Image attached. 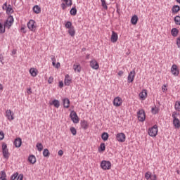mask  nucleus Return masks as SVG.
I'll return each mask as SVG.
<instances>
[{
  "mask_svg": "<svg viewBox=\"0 0 180 180\" xmlns=\"http://www.w3.org/2000/svg\"><path fill=\"white\" fill-rule=\"evenodd\" d=\"M14 146H15V147L19 148V147L22 146V139L20 138L15 139L14 141Z\"/></svg>",
  "mask_w": 180,
  "mask_h": 180,
  "instance_id": "24",
  "label": "nucleus"
},
{
  "mask_svg": "<svg viewBox=\"0 0 180 180\" xmlns=\"http://www.w3.org/2000/svg\"><path fill=\"white\" fill-rule=\"evenodd\" d=\"M145 178H146V180L151 179V173H150V172H147L146 173H145Z\"/></svg>",
  "mask_w": 180,
  "mask_h": 180,
  "instance_id": "39",
  "label": "nucleus"
},
{
  "mask_svg": "<svg viewBox=\"0 0 180 180\" xmlns=\"http://www.w3.org/2000/svg\"><path fill=\"white\" fill-rule=\"evenodd\" d=\"M123 74H124V72H123V70H120L118 72L119 77H122L123 75Z\"/></svg>",
  "mask_w": 180,
  "mask_h": 180,
  "instance_id": "54",
  "label": "nucleus"
},
{
  "mask_svg": "<svg viewBox=\"0 0 180 180\" xmlns=\"http://www.w3.org/2000/svg\"><path fill=\"white\" fill-rule=\"evenodd\" d=\"M72 82V78L70 77V75H65L64 80L65 85H66V86H69V85H70Z\"/></svg>",
  "mask_w": 180,
  "mask_h": 180,
  "instance_id": "18",
  "label": "nucleus"
},
{
  "mask_svg": "<svg viewBox=\"0 0 180 180\" xmlns=\"http://www.w3.org/2000/svg\"><path fill=\"white\" fill-rule=\"evenodd\" d=\"M176 46H177L178 49H180V37H179L176 39Z\"/></svg>",
  "mask_w": 180,
  "mask_h": 180,
  "instance_id": "47",
  "label": "nucleus"
},
{
  "mask_svg": "<svg viewBox=\"0 0 180 180\" xmlns=\"http://www.w3.org/2000/svg\"><path fill=\"white\" fill-rule=\"evenodd\" d=\"M134 77H136V72L134 70L131 71L128 75V82H133L134 81Z\"/></svg>",
  "mask_w": 180,
  "mask_h": 180,
  "instance_id": "19",
  "label": "nucleus"
},
{
  "mask_svg": "<svg viewBox=\"0 0 180 180\" xmlns=\"http://www.w3.org/2000/svg\"><path fill=\"white\" fill-rule=\"evenodd\" d=\"M101 139L103 141H108V139H109V134L106 132H103L101 134Z\"/></svg>",
  "mask_w": 180,
  "mask_h": 180,
  "instance_id": "31",
  "label": "nucleus"
},
{
  "mask_svg": "<svg viewBox=\"0 0 180 180\" xmlns=\"http://www.w3.org/2000/svg\"><path fill=\"white\" fill-rule=\"evenodd\" d=\"M171 72L174 77H178L179 75V69H178V65H173L171 68Z\"/></svg>",
  "mask_w": 180,
  "mask_h": 180,
  "instance_id": "11",
  "label": "nucleus"
},
{
  "mask_svg": "<svg viewBox=\"0 0 180 180\" xmlns=\"http://www.w3.org/2000/svg\"><path fill=\"white\" fill-rule=\"evenodd\" d=\"M90 67L93 70H99V63H98L96 59H92L90 61Z\"/></svg>",
  "mask_w": 180,
  "mask_h": 180,
  "instance_id": "14",
  "label": "nucleus"
},
{
  "mask_svg": "<svg viewBox=\"0 0 180 180\" xmlns=\"http://www.w3.org/2000/svg\"><path fill=\"white\" fill-rule=\"evenodd\" d=\"M86 58H89V55H88V56H86Z\"/></svg>",
  "mask_w": 180,
  "mask_h": 180,
  "instance_id": "62",
  "label": "nucleus"
},
{
  "mask_svg": "<svg viewBox=\"0 0 180 180\" xmlns=\"http://www.w3.org/2000/svg\"><path fill=\"white\" fill-rule=\"evenodd\" d=\"M52 65H53V67H54L55 68H57V69H58V68H60V67H61V64L59 62H58L57 63H56V62H54L53 63H52Z\"/></svg>",
  "mask_w": 180,
  "mask_h": 180,
  "instance_id": "42",
  "label": "nucleus"
},
{
  "mask_svg": "<svg viewBox=\"0 0 180 180\" xmlns=\"http://www.w3.org/2000/svg\"><path fill=\"white\" fill-rule=\"evenodd\" d=\"M179 11L180 6L178 5H174L172 8V13H178Z\"/></svg>",
  "mask_w": 180,
  "mask_h": 180,
  "instance_id": "26",
  "label": "nucleus"
},
{
  "mask_svg": "<svg viewBox=\"0 0 180 180\" xmlns=\"http://www.w3.org/2000/svg\"><path fill=\"white\" fill-rule=\"evenodd\" d=\"M59 86H60V88H63L64 86V83L63 82H60Z\"/></svg>",
  "mask_w": 180,
  "mask_h": 180,
  "instance_id": "57",
  "label": "nucleus"
},
{
  "mask_svg": "<svg viewBox=\"0 0 180 180\" xmlns=\"http://www.w3.org/2000/svg\"><path fill=\"white\" fill-rule=\"evenodd\" d=\"M70 131H71L72 134H73V136L77 135V129L75 127H71Z\"/></svg>",
  "mask_w": 180,
  "mask_h": 180,
  "instance_id": "44",
  "label": "nucleus"
},
{
  "mask_svg": "<svg viewBox=\"0 0 180 180\" xmlns=\"http://www.w3.org/2000/svg\"><path fill=\"white\" fill-rule=\"evenodd\" d=\"M116 140L119 141V143H124V141H126V134L123 132L117 134Z\"/></svg>",
  "mask_w": 180,
  "mask_h": 180,
  "instance_id": "6",
  "label": "nucleus"
},
{
  "mask_svg": "<svg viewBox=\"0 0 180 180\" xmlns=\"http://www.w3.org/2000/svg\"><path fill=\"white\" fill-rule=\"evenodd\" d=\"M36 147L39 153H41V151H43V144H41V143H37Z\"/></svg>",
  "mask_w": 180,
  "mask_h": 180,
  "instance_id": "33",
  "label": "nucleus"
},
{
  "mask_svg": "<svg viewBox=\"0 0 180 180\" xmlns=\"http://www.w3.org/2000/svg\"><path fill=\"white\" fill-rule=\"evenodd\" d=\"M174 109L177 110V112H180V101H176Z\"/></svg>",
  "mask_w": 180,
  "mask_h": 180,
  "instance_id": "35",
  "label": "nucleus"
},
{
  "mask_svg": "<svg viewBox=\"0 0 180 180\" xmlns=\"http://www.w3.org/2000/svg\"><path fill=\"white\" fill-rule=\"evenodd\" d=\"M52 82H54V77H53V76H51L48 79V83L51 84Z\"/></svg>",
  "mask_w": 180,
  "mask_h": 180,
  "instance_id": "48",
  "label": "nucleus"
},
{
  "mask_svg": "<svg viewBox=\"0 0 180 180\" xmlns=\"http://www.w3.org/2000/svg\"><path fill=\"white\" fill-rule=\"evenodd\" d=\"M70 15H72V16H75V15H77V8H72L70 11Z\"/></svg>",
  "mask_w": 180,
  "mask_h": 180,
  "instance_id": "38",
  "label": "nucleus"
},
{
  "mask_svg": "<svg viewBox=\"0 0 180 180\" xmlns=\"http://www.w3.org/2000/svg\"><path fill=\"white\" fill-rule=\"evenodd\" d=\"M51 61H52V63H56V56H52V57H51Z\"/></svg>",
  "mask_w": 180,
  "mask_h": 180,
  "instance_id": "56",
  "label": "nucleus"
},
{
  "mask_svg": "<svg viewBox=\"0 0 180 180\" xmlns=\"http://www.w3.org/2000/svg\"><path fill=\"white\" fill-rule=\"evenodd\" d=\"M122 103H123V100L122 99V98L117 96L114 98L113 105L116 108H119V106H122Z\"/></svg>",
  "mask_w": 180,
  "mask_h": 180,
  "instance_id": "12",
  "label": "nucleus"
},
{
  "mask_svg": "<svg viewBox=\"0 0 180 180\" xmlns=\"http://www.w3.org/2000/svg\"><path fill=\"white\" fill-rule=\"evenodd\" d=\"M72 68H73L75 72H77V73L81 72V71L82 70V68L81 67V64H79V63H75Z\"/></svg>",
  "mask_w": 180,
  "mask_h": 180,
  "instance_id": "16",
  "label": "nucleus"
},
{
  "mask_svg": "<svg viewBox=\"0 0 180 180\" xmlns=\"http://www.w3.org/2000/svg\"><path fill=\"white\" fill-rule=\"evenodd\" d=\"M18 175H19L18 173L14 174L13 175L11 176V180L16 179V178H18Z\"/></svg>",
  "mask_w": 180,
  "mask_h": 180,
  "instance_id": "49",
  "label": "nucleus"
},
{
  "mask_svg": "<svg viewBox=\"0 0 180 180\" xmlns=\"http://www.w3.org/2000/svg\"><path fill=\"white\" fill-rule=\"evenodd\" d=\"M2 150H3V155L4 158L8 160L9 158V152L8 150V146H6V143L2 144Z\"/></svg>",
  "mask_w": 180,
  "mask_h": 180,
  "instance_id": "10",
  "label": "nucleus"
},
{
  "mask_svg": "<svg viewBox=\"0 0 180 180\" xmlns=\"http://www.w3.org/2000/svg\"><path fill=\"white\" fill-rule=\"evenodd\" d=\"M100 150H101V151H105V150H106V145L103 143H101Z\"/></svg>",
  "mask_w": 180,
  "mask_h": 180,
  "instance_id": "43",
  "label": "nucleus"
},
{
  "mask_svg": "<svg viewBox=\"0 0 180 180\" xmlns=\"http://www.w3.org/2000/svg\"><path fill=\"white\" fill-rule=\"evenodd\" d=\"M43 155H44V157H49V155H50V152L49 151V149L44 150Z\"/></svg>",
  "mask_w": 180,
  "mask_h": 180,
  "instance_id": "40",
  "label": "nucleus"
},
{
  "mask_svg": "<svg viewBox=\"0 0 180 180\" xmlns=\"http://www.w3.org/2000/svg\"><path fill=\"white\" fill-rule=\"evenodd\" d=\"M138 119L139 122H144L146 120V112H144V110H140L138 112Z\"/></svg>",
  "mask_w": 180,
  "mask_h": 180,
  "instance_id": "13",
  "label": "nucleus"
},
{
  "mask_svg": "<svg viewBox=\"0 0 180 180\" xmlns=\"http://www.w3.org/2000/svg\"><path fill=\"white\" fill-rule=\"evenodd\" d=\"M34 13L39 14L41 12V8L39 6H34L33 8Z\"/></svg>",
  "mask_w": 180,
  "mask_h": 180,
  "instance_id": "32",
  "label": "nucleus"
},
{
  "mask_svg": "<svg viewBox=\"0 0 180 180\" xmlns=\"http://www.w3.org/2000/svg\"><path fill=\"white\" fill-rule=\"evenodd\" d=\"M101 4L104 9H108V6L106 5V1H105V0H101Z\"/></svg>",
  "mask_w": 180,
  "mask_h": 180,
  "instance_id": "46",
  "label": "nucleus"
},
{
  "mask_svg": "<svg viewBox=\"0 0 180 180\" xmlns=\"http://www.w3.org/2000/svg\"><path fill=\"white\" fill-rule=\"evenodd\" d=\"M174 22L176 25H180V16L179 15H176L175 18H174Z\"/></svg>",
  "mask_w": 180,
  "mask_h": 180,
  "instance_id": "41",
  "label": "nucleus"
},
{
  "mask_svg": "<svg viewBox=\"0 0 180 180\" xmlns=\"http://www.w3.org/2000/svg\"><path fill=\"white\" fill-rule=\"evenodd\" d=\"M172 117H173V124H174L175 129H179L180 128V121L178 118H176V112H174L172 114Z\"/></svg>",
  "mask_w": 180,
  "mask_h": 180,
  "instance_id": "8",
  "label": "nucleus"
},
{
  "mask_svg": "<svg viewBox=\"0 0 180 180\" xmlns=\"http://www.w3.org/2000/svg\"><path fill=\"white\" fill-rule=\"evenodd\" d=\"M137 22H139V17H137V15L132 16L131 18V22L133 25H137Z\"/></svg>",
  "mask_w": 180,
  "mask_h": 180,
  "instance_id": "29",
  "label": "nucleus"
},
{
  "mask_svg": "<svg viewBox=\"0 0 180 180\" xmlns=\"http://www.w3.org/2000/svg\"><path fill=\"white\" fill-rule=\"evenodd\" d=\"M81 127H82L84 130H86L89 127V123L86 120L81 121Z\"/></svg>",
  "mask_w": 180,
  "mask_h": 180,
  "instance_id": "22",
  "label": "nucleus"
},
{
  "mask_svg": "<svg viewBox=\"0 0 180 180\" xmlns=\"http://www.w3.org/2000/svg\"><path fill=\"white\" fill-rule=\"evenodd\" d=\"M3 9L6 11V13L8 15H11V13H13V8H12V6L9 5L7 6L6 3H5L3 6Z\"/></svg>",
  "mask_w": 180,
  "mask_h": 180,
  "instance_id": "15",
  "label": "nucleus"
},
{
  "mask_svg": "<svg viewBox=\"0 0 180 180\" xmlns=\"http://www.w3.org/2000/svg\"><path fill=\"white\" fill-rule=\"evenodd\" d=\"M68 33L70 36H71L72 37H74L75 36V28L74 27L69 28Z\"/></svg>",
  "mask_w": 180,
  "mask_h": 180,
  "instance_id": "27",
  "label": "nucleus"
},
{
  "mask_svg": "<svg viewBox=\"0 0 180 180\" xmlns=\"http://www.w3.org/2000/svg\"><path fill=\"white\" fill-rule=\"evenodd\" d=\"M0 91H4V86L2 84H0Z\"/></svg>",
  "mask_w": 180,
  "mask_h": 180,
  "instance_id": "59",
  "label": "nucleus"
},
{
  "mask_svg": "<svg viewBox=\"0 0 180 180\" xmlns=\"http://www.w3.org/2000/svg\"><path fill=\"white\" fill-rule=\"evenodd\" d=\"M150 179L151 180H157V175L154 174V175H151L150 176Z\"/></svg>",
  "mask_w": 180,
  "mask_h": 180,
  "instance_id": "53",
  "label": "nucleus"
},
{
  "mask_svg": "<svg viewBox=\"0 0 180 180\" xmlns=\"http://www.w3.org/2000/svg\"><path fill=\"white\" fill-rule=\"evenodd\" d=\"M5 28L2 23H0V33H5Z\"/></svg>",
  "mask_w": 180,
  "mask_h": 180,
  "instance_id": "45",
  "label": "nucleus"
},
{
  "mask_svg": "<svg viewBox=\"0 0 180 180\" xmlns=\"http://www.w3.org/2000/svg\"><path fill=\"white\" fill-rule=\"evenodd\" d=\"M101 167L104 170L110 169L112 168V163L109 161L103 160L101 162Z\"/></svg>",
  "mask_w": 180,
  "mask_h": 180,
  "instance_id": "4",
  "label": "nucleus"
},
{
  "mask_svg": "<svg viewBox=\"0 0 180 180\" xmlns=\"http://www.w3.org/2000/svg\"><path fill=\"white\" fill-rule=\"evenodd\" d=\"M58 155H60V157H63V155L64 154V152L63 151V150H60L58 152Z\"/></svg>",
  "mask_w": 180,
  "mask_h": 180,
  "instance_id": "52",
  "label": "nucleus"
},
{
  "mask_svg": "<svg viewBox=\"0 0 180 180\" xmlns=\"http://www.w3.org/2000/svg\"><path fill=\"white\" fill-rule=\"evenodd\" d=\"M28 161L31 164H36V157L33 155H30L28 158Z\"/></svg>",
  "mask_w": 180,
  "mask_h": 180,
  "instance_id": "28",
  "label": "nucleus"
},
{
  "mask_svg": "<svg viewBox=\"0 0 180 180\" xmlns=\"http://www.w3.org/2000/svg\"><path fill=\"white\" fill-rule=\"evenodd\" d=\"M70 117L73 123H79V118H78V115L75 111H71Z\"/></svg>",
  "mask_w": 180,
  "mask_h": 180,
  "instance_id": "7",
  "label": "nucleus"
},
{
  "mask_svg": "<svg viewBox=\"0 0 180 180\" xmlns=\"http://www.w3.org/2000/svg\"><path fill=\"white\" fill-rule=\"evenodd\" d=\"M27 94L29 95H31V94H32V89H30V88L27 89Z\"/></svg>",
  "mask_w": 180,
  "mask_h": 180,
  "instance_id": "58",
  "label": "nucleus"
},
{
  "mask_svg": "<svg viewBox=\"0 0 180 180\" xmlns=\"http://www.w3.org/2000/svg\"><path fill=\"white\" fill-rule=\"evenodd\" d=\"M148 134L150 137H155L158 134V126L155 124L153 127H150L148 130Z\"/></svg>",
  "mask_w": 180,
  "mask_h": 180,
  "instance_id": "1",
  "label": "nucleus"
},
{
  "mask_svg": "<svg viewBox=\"0 0 180 180\" xmlns=\"http://www.w3.org/2000/svg\"><path fill=\"white\" fill-rule=\"evenodd\" d=\"M13 17L12 15L8 16L6 21L4 22V27L11 29V26L13 25Z\"/></svg>",
  "mask_w": 180,
  "mask_h": 180,
  "instance_id": "5",
  "label": "nucleus"
},
{
  "mask_svg": "<svg viewBox=\"0 0 180 180\" xmlns=\"http://www.w3.org/2000/svg\"><path fill=\"white\" fill-rule=\"evenodd\" d=\"M21 30L23 32L25 30V27H21Z\"/></svg>",
  "mask_w": 180,
  "mask_h": 180,
  "instance_id": "60",
  "label": "nucleus"
},
{
  "mask_svg": "<svg viewBox=\"0 0 180 180\" xmlns=\"http://www.w3.org/2000/svg\"><path fill=\"white\" fill-rule=\"evenodd\" d=\"M17 180H23V174H20L18 176Z\"/></svg>",
  "mask_w": 180,
  "mask_h": 180,
  "instance_id": "55",
  "label": "nucleus"
},
{
  "mask_svg": "<svg viewBox=\"0 0 180 180\" xmlns=\"http://www.w3.org/2000/svg\"><path fill=\"white\" fill-rule=\"evenodd\" d=\"M0 179L4 180L6 179V173L4 171L0 172Z\"/></svg>",
  "mask_w": 180,
  "mask_h": 180,
  "instance_id": "34",
  "label": "nucleus"
},
{
  "mask_svg": "<svg viewBox=\"0 0 180 180\" xmlns=\"http://www.w3.org/2000/svg\"><path fill=\"white\" fill-rule=\"evenodd\" d=\"M176 1L177 2V4H180V0H176Z\"/></svg>",
  "mask_w": 180,
  "mask_h": 180,
  "instance_id": "61",
  "label": "nucleus"
},
{
  "mask_svg": "<svg viewBox=\"0 0 180 180\" xmlns=\"http://www.w3.org/2000/svg\"><path fill=\"white\" fill-rule=\"evenodd\" d=\"M65 27H66V29H71L72 27H72V22H70V21H68L65 23Z\"/></svg>",
  "mask_w": 180,
  "mask_h": 180,
  "instance_id": "37",
  "label": "nucleus"
},
{
  "mask_svg": "<svg viewBox=\"0 0 180 180\" xmlns=\"http://www.w3.org/2000/svg\"><path fill=\"white\" fill-rule=\"evenodd\" d=\"M162 92H166L167 91H168V89H167V85L165 84L162 86Z\"/></svg>",
  "mask_w": 180,
  "mask_h": 180,
  "instance_id": "50",
  "label": "nucleus"
},
{
  "mask_svg": "<svg viewBox=\"0 0 180 180\" xmlns=\"http://www.w3.org/2000/svg\"><path fill=\"white\" fill-rule=\"evenodd\" d=\"M61 8L63 11H65L67 8L72 6V0H61Z\"/></svg>",
  "mask_w": 180,
  "mask_h": 180,
  "instance_id": "3",
  "label": "nucleus"
},
{
  "mask_svg": "<svg viewBox=\"0 0 180 180\" xmlns=\"http://www.w3.org/2000/svg\"><path fill=\"white\" fill-rule=\"evenodd\" d=\"M118 39L119 36L117 35V33H116L115 31H112V35L110 39L112 43H116Z\"/></svg>",
  "mask_w": 180,
  "mask_h": 180,
  "instance_id": "20",
  "label": "nucleus"
},
{
  "mask_svg": "<svg viewBox=\"0 0 180 180\" xmlns=\"http://www.w3.org/2000/svg\"><path fill=\"white\" fill-rule=\"evenodd\" d=\"M50 105H54L55 108L58 109L60 108V101L58 100H53L49 103Z\"/></svg>",
  "mask_w": 180,
  "mask_h": 180,
  "instance_id": "23",
  "label": "nucleus"
},
{
  "mask_svg": "<svg viewBox=\"0 0 180 180\" xmlns=\"http://www.w3.org/2000/svg\"><path fill=\"white\" fill-rule=\"evenodd\" d=\"M4 137L5 134H4V131H0V140H4Z\"/></svg>",
  "mask_w": 180,
  "mask_h": 180,
  "instance_id": "51",
  "label": "nucleus"
},
{
  "mask_svg": "<svg viewBox=\"0 0 180 180\" xmlns=\"http://www.w3.org/2000/svg\"><path fill=\"white\" fill-rule=\"evenodd\" d=\"M0 61H1V63H2V60L1 59L0 60Z\"/></svg>",
  "mask_w": 180,
  "mask_h": 180,
  "instance_id": "63",
  "label": "nucleus"
},
{
  "mask_svg": "<svg viewBox=\"0 0 180 180\" xmlns=\"http://www.w3.org/2000/svg\"><path fill=\"white\" fill-rule=\"evenodd\" d=\"M6 117L9 120V122H12V120L15 119V114L12 112V110H6Z\"/></svg>",
  "mask_w": 180,
  "mask_h": 180,
  "instance_id": "9",
  "label": "nucleus"
},
{
  "mask_svg": "<svg viewBox=\"0 0 180 180\" xmlns=\"http://www.w3.org/2000/svg\"><path fill=\"white\" fill-rule=\"evenodd\" d=\"M30 74L31 77H37V74H39V70L34 68H31L30 69Z\"/></svg>",
  "mask_w": 180,
  "mask_h": 180,
  "instance_id": "21",
  "label": "nucleus"
},
{
  "mask_svg": "<svg viewBox=\"0 0 180 180\" xmlns=\"http://www.w3.org/2000/svg\"><path fill=\"white\" fill-rule=\"evenodd\" d=\"M160 112V108H158V107H154L152 108V113L153 115H157V113H158Z\"/></svg>",
  "mask_w": 180,
  "mask_h": 180,
  "instance_id": "36",
  "label": "nucleus"
},
{
  "mask_svg": "<svg viewBox=\"0 0 180 180\" xmlns=\"http://www.w3.org/2000/svg\"><path fill=\"white\" fill-rule=\"evenodd\" d=\"M27 27L29 30L34 33V32L37 30V24L36 23V21H34V20H30L27 22Z\"/></svg>",
  "mask_w": 180,
  "mask_h": 180,
  "instance_id": "2",
  "label": "nucleus"
},
{
  "mask_svg": "<svg viewBox=\"0 0 180 180\" xmlns=\"http://www.w3.org/2000/svg\"><path fill=\"white\" fill-rule=\"evenodd\" d=\"M63 102L64 108H66V109H68V108H70V99L64 98L63 100Z\"/></svg>",
  "mask_w": 180,
  "mask_h": 180,
  "instance_id": "25",
  "label": "nucleus"
},
{
  "mask_svg": "<svg viewBox=\"0 0 180 180\" xmlns=\"http://www.w3.org/2000/svg\"><path fill=\"white\" fill-rule=\"evenodd\" d=\"M139 96L141 101H146V99H147V90H142L141 92L139 93Z\"/></svg>",
  "mask_w": 180,
  "mask_h": 180,
  "instance_id": "17",
  "label": "nucleus"
},
{
  "mask_svg": "<svg viewBox=\"0 0 180 180\" xmlns=\"http://www.w3.org/2000/svg\"><path fill=\"white\" fill-rule=\"evenodd\" d=\"M171 33H172V36H173V37H176V36H178V33H179V31L176 28H172Z\"/></svg>",
  "mask_w": 180,
  "mask_h": 180,
  "instance_id": "30",
  "label": "nucleus"
}]
</instances>
